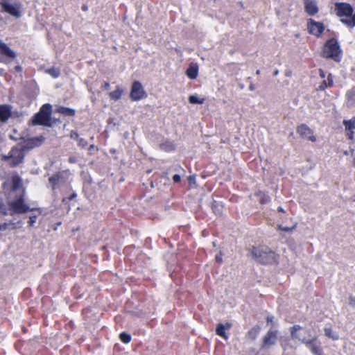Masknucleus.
<instances>
[{
  "instance_id": "obj_1",
  "label": "nucleus",
  "mask_w": 355,
  "mask_h": 355,
  "mask_svg": "<svg viewBox=\"0 0 355 355\" xmlns=\"http://www.w3.org/2000/svg\"><path fill=\"white\" fill-rule=\"evenodd\" d=\"M252 259L262 265L277 264L279 256L266 246H252L250 249Z\"/></svg>"
},
{
  "instance_id": "obj_2",
  "label": "nucleus",
  "mask_w": 355,
  "mask_h": 355,
  "mask_svg": "<svg viewBox=\"0 0 355 355\" xmlns=\"http://www.w3.org/2000/svg\"><path fill=\"white\" fill-rule=\"evenodd\" d=\"M335 11L342 24L350 28L355 26V12L351 4L337 2L335 3Z\"/></svg>"
},
{
  "instance_id": "obj_3",
  "label": "nucleus",
  "mask_w": 355,
  "mask_h": 355,
  "mask_svg": "<svg viewBox=\"0 0 355 355\" xmlns=\"http://www.w3.org/2000/svg\"><path fill=\"white\" fill-rule=\"evenodd\" d=\"M342 53L343 51L338 40L332 37L327 40L324 43L321 55L324 58L331 59L336 62H339L342 59Z\"/></svg>"
},
{
  "instance_id": "obj_4",
  "label": "nucleus",
  "mask_w": 355,
  "mask_h": 355,
  "mask_svg": "<svg viewBox=\"0 0 355 355\" xmlns=\"http://www.w3.org/2000/svg\"><path fill=\"white\" fill-rule=\"evenodd\" d=\"M52 105L49 103L44 104L39 112L33 115L31 119L33 125H42L46 127H52L53 122L51 119Z\"/></svg>"
},
{
  "instance_id": "obj_5",
  "label": "nucleus",
  "mask_w": 355,
  "mask_h": 355,
  "mask_svg": "<svg viewBox=\"0 0 355 355\" xmlns=\"http://www.w3.org/2000/svg\"><path fill=\"white\" fill-rule=\"evenodd\" d=\"M24 196L25 192L23 191L17 199L8 202L10 215L22 214L33 211H38L39 214H40L41 210L40 208H31L25 202Z\"/></svg>"
},
{
  "instance_id": "obj_6",
  "label": "nucleus",
  "mask_w": 355,
  "mask_h": 355,
  "mask_svg": "<svg viewBox=\"0 0 355 355\" xmlns=\"http://www.w3.org/2000/svg\"><path fill=\"white\" fill-rule=\"evenodd\" d=\"M69 173L68 171H62L55 173L49 178V184L55 192L67 183Z\"/></svg>"
},
{
  "instance_id": "obj_7",
  "label": "nucleus",
  "mask_w": 355,
  "mask_h": 355,
  "mask_svg": "<svg viewBox=\"0 0 355 355\" xmlns=\"http://www.w3.org/2000/svg\"><path fill=\"white\" fill-rule=\"evenodd\" d=\"M302 327L298 324H295L291 327V336L292 338L298 339L301 340L303 343H305L306 346L310 349L311 352L315 355H322L321 349L314 343L315 338H312L311 340H307L306 338L301 339L297 335V331L302 329Z\"/></svg>"
},
{
  "instance_id": "obj_8",
  "label": "nucleus",
  "mask_w": 355,
  "mask_h": 355,
  "mask_svg": "<svg viewBox=\"0 0 355 355\" xmlns=\"http://www.w3.org/2000/svg\"><path fill=\"white\" fill-rule=\"evenodd\" d=\"M24 156L25 154L22 150L13 147L8 155L3 157V159L5 161L10 160V166L11 167H16L24 162Z\"/></svg>"
},
{
  "instance_id": "obj_9",
  "label": "nucleus",
  "mask_w": 355,
  "mask_h": 355,
  "mask_svg": "<svg viewBox=\"0 0 355 355\" xmlns=\"http://www.w3.org/2000/svg\"><path fill=\"white\" fill-rule=\"evenodd\" d=\"M0 5L4 12L9 15L19 18L21 17V4L19 3H15L14 4L8 3L6 0L1 1Z\"/></svg>"
},
{
  "instance_id": "obj_10",
  "label": "nucleus",
  "mask_w": 355,
  "mask_h": 355,
  "mask_svg": "<svg viewBox=\"0 0 355 355\" xmlns=\"http://www.w3.org/2000/svg\"><path fill=\"white\" fill-rule=\"evenodd\" d=\"M307 29L310 34L320 37L324 30V26L323 23L310 18L307 20Z\"/></svg>"
},
{
  "instance_id": "obj_11",
  "label": "nucleus",
  "mask_w": 355,
  "mask_h": 355,
  "mask_svg": "<svg viewBox=\"0 0 355 355\" xmlns=\"http://www.w3.org/2000/svg\"><path fill=\"white\" fill-rule=\"evenodd\" d=\"M146 95V92L141 83L139 81H135L131 87L130 97L132 101H137L142 99Z\"/></svg>"
},
{
  "instance_id": "obj_12",
  "label": "nucleus",
  "mask_w": 355,
  "mask_h": 355,
  "mask_svg": "<svg viewBox=\"0 0 355 355\" xmlns=\"http://www.w3.org/2000/svg\"><path fill=\"white\" fill-rule=\"evenodd\" d=\"M277 330L270 329L263 338L262 348L269 347L276 343Z\"/></svg>"
},
{
  "instance_id": "obj_13",
  "label": "nucleus",
  "mask_w": 355,
  "mask_h": 355,
  "mask_svg": "<svg viewBox=\"0 0 355 355\" xmlns=\"http://www.w3.org/2000/svg\"><path fill=\"white\" fill-rule=\"evenodd\" d=\"M304 11L309 16H314L319 12L316 0H304Z\"/></svg>"
},
{
  "instance_id": "obj_14",
  "label": "nucleus",
  "mask_w": 355,
  "mask_h": 355,
  "mask_svg": "<svg viewBox=\"0 0 355 355\" xmlns=\"http://www.w3.org/2000/svg\"><path fill=\"white\" fill-rule=\"evenodd\" d=\"M297 132L311 141H315V137L311 135L313 134L312 130L306 124L299 125L297 128Z\"/></svg>"
},
{
  "instance_id": "obj_15",
  "label": "nucleus",
  "mask_w": 355,
  "mask_h": 355,
  "mask_svg": "<svg viewBox=\"0 0 355 355\" xmlns=\"http://www.w3.org/2000/svg\"><path fill=\"white\" fill-rule=\"evenodd\" d=\"M0 53L12 60L17 57L16 53L1 40H0Z\"/></svg>"
},
{
  "instance_id": "obj_16",
  "label": "nucleus",
  "mask_w": 355,
  "mask_h": 355,
  "mask_svg": "<svg viewBox=\"0 0 355 355\" xmlns=\"http://www.w3.org/2000/svg\"><path fill=\"white\" fill-rule=\"evenodd\" d=\"M231 327L232 324L230 322H226L225 324L219 323L216 326V333L225 340H227L228 336L226 334L225 331L230 329Z\"/></svg>"
},
{
  "instance_id": "obj_17",
  "label": "nucleus",
  "mask_w": 355,
  "mask_h": 355,
  "mask_svg": "<svg viewBox=\"0 0 355 355\" xmlns=\"http://www.w3.org/2000/svg\"><path fill=\"white\" fill-rule=\"evenodd\" d=\"M11 116V110L7 105H0V120L6 122Z\"/></svg>"
},
{
  "instance_id": "obj_18",
  "label": "nucleus",
  "mask_w": 355,
  "mask_h": 355,
  "mask_svg": "<svg viewBox=\"0 0 355 355\" xmlns=\"http://www.w3.org/2000/svg\"><path fill=\"white\" fill-rule=\"evenodd\" d=\"M159 148L165 152L170 153L175 150V145L173 141L166 139L159 144Z\"/></svg>"
},
{
  "instance_id": "obj_19",
  "label": "nucleus",
  "mask_w": 355,
  "mask_h": 355,
  "mask_svg": "<svg viewBox=\"0 0 355 355\" xmlns=\"http://www.w3.org/2000/svg\"><path fill=\"white\" fill-rule=\"evenodd\" d=\"M334 84V78L331 73H329L327 76V80H324L320 85L318 86L317 90L324 91L327 87H331Z\"/></svg>"
},
{
  "instance_id": "obj_20",
  "label": "nucleus",
  "mask_w": 355,
  "mask_h": 355,
  "mask_svg": "<svg viewBox=\"0 0 355 355\" xmlns=\"http://www.w3.org/2000/svg\"><path fill=\"white\" fill-rule=\"evenodd\" d=\"M260 327L258 325H255L247 332L245 338L251 341L254 340L257 338L260 332Z\"/></svg>"
},
{
  "instance_id": "obj_21",
  "label": "nucleus",
  "mask_w": 355,
  "mask_h": 355,
  "mask_svg": "<svg viewBox=\"0 0 355 355\" xmlns=\"http://www.w3.org/2000/svg\"><path fill=\"white\" fill-rule=\"evenodd\" d=\"M186 74L190 79H196L198 75V67L197 65H190L186 71Z\"/></svg>"
},
{
  "instance_id": "obj_22",
  "label": "nucleus",
  "mask_w": 355,
  "mask_h": 355,
  "mask_svg": "<svg viewBox=\"0 0 355 355\" xmlns=\"http://www.w3.org/2000/svg\"><path fill=\"white\" fill-rule=\"evenodd\" d=\"M255 195L258 197L261 204H267L270 201V196L263 191H259L257 192Z\"/></svg>"
},
{
  "instance_id": "obj_23",
  "label": "nucleus",
  "mask_w": 355,
  "mask_h": 355,
  "mask_svg": "<svg viewBox=\"0 0 355 355\" xmlns=\"http://www.w3.org/2000/svg\"><path fill=\"white\" fill-rule=\"evenodd\" d=\"M58 112L64 115V116H74L76 114L75 110L69 107H66L61 106L58 108Z\"/></svg>"
},
{
  "instance_id": "obj_24",
  "label": "nucleus",
  "mask_w": 355,
  "mask_h": 355,
  "mask_svg": "<svg viewBox=\"0 0 355 355\" xmlns=\"http://www.w3.org/2000/svg\"><path fill=\"white\" fill-rule=\"evenodd\" d=\"M21 187V179L18 175L12 178L11 191H15Z\"/></svg>"
},
{
  "instance_id": "obj_25",
  "label": "nucleus",
  "mask_w": 355,
  "mask_h": 355,
  "mask_svg": "<svg viewBox=\"0 0 355 355\" xmlns=\"http://www.w3.org/2000/svg\"><path fill=\"white\" fill-rule=\"evenodd\" d=\"M122 93L123 90L118 87L116 90L110 92L109 96L111 99L114 101H118L121 98Z\"/></svg>"
},
{
  "instance_id": "obj_26",
  "label": "nucleus",
  "mask_w": 355,
  "mask_h": 355,
  "mask_svg": "<svg viewBox=\"0 0 355 355\" xmlns=\"http://www.w3.org/2000/svg\"><path fill=\"white\" fill-rule=\"evenodd\" d=\"M343 124L346 130H353L355 129V116L349 120H344Z\"/></svg>"
},
{
  "instance_id": "obj_27",
  "label": "nucleus",
  "mask_w": 355,
  "mask_h": 355,
  "mask_svg": "<svg viewBox=\"0 0 355 355\" xmlns=\"http://www.w3.org/2000/svg\"><path fill=\"white\" fill-rule=\"evenodd\" d=\"M8 205H7L3 200L0 198V214L2 216H8L10 215V209Z\"/></svg>"
},
{
  "instance_id": "obj_28",
  "label": "nucleus",
  "mask_w": 355,
  "mask_h": 355,
  "mask_svg": "<svg viewBox=\"0 0 355 355\" xmlns=\"http://www.w3.org/2000/svg\"><path fill=\"white\" fill-rule=\"evenodd\" d=\"M46 73L49 74L53 78H57L60 75V70L57 67H53L49 69H47L46 70Z\"/></svg>"
},
{
  "instance_id": "obj_29",
  "label": "nucleus",
  "mask_w": 355,
  "mask_h": 355,
  "mask_svg": "<svg viewBox=\"0 0 355 355\" xmlns=\"http://www.w3.org/2000/svg\"><path fill=\"white\" fill-rule=\"evenodd\" d=\"M205 98H200L197 95H191L189 97V102L191 104H202Z\"/></svg>"
},
{
  "instance_id": "obj_30",
  "label": "nucleus",
  "mask_w": 355,
  "mask_h": 355,
  "mask_svg": "<svg viewBox=\"0 0 355 355\" xmlns=\"http://www.w3.org/2000/svg\"><path fill=\"white\" fill-rule=\"evenodd\" d=\"M119 338L122 343L127 344L130 342L131 336L125 332H122L119 335Z\"/></svg>"
},
{
  "instance_id": "obj_31",
  "label": "nucleus",
  "mask_w": 355,
  "mask_h": 355,
  "mask_svg": "<svg viewBox=\"0 0 355 355\" xmlns=\"http://www.w3.org/2000/svg\"><path fill=\"white\" fill-rule=\"evenodd\" d=\"M10 225L11 226L12 230L19 229L21 227L22 222L21 220H18L15 222L13 220H10Z\"/></svg>"
},
{
  "instance_id": "obj_32",
  "label": "nucleus",
  "mask_w": 355,
  "mask_h": 355,
  "mask_svg": "<svg viewBox=\"0 0 355 355\" xmlns=\"http://www.w3.org/2000/svg\"><path fill=\"white\" fill-rule=\"evenodd\" d=\"M277 227H278V230H279L281 231L286 232H292L295 229V225H294L291 227H289L287 226H284L282 225H279L277 226Z\"/></svg>"
},
{
  "instance_id": "obj_33",
  "label": "nucleus",
  "mask_w": 355,
  "mask_h": 355,
  "mask_svg": "<svg viewBox=\"0 0 355 355\" xmlns=\"http://www.w3.org/2000/svg\"><path fill=\"white\" fill-rule=\"evenodd\" d=\"M37 218V215H35V214L30 215L29 220H28V226L33 227L34 224L36 223Z\"/></svg>"
},
{
  "instance_id": "obj_34",
  "label": "nucleus",
  "mask_w": 355,
  "mask_h": 355,
  "mask_svg": "<svg viewBox=\"0 0 355 355\" xmlns=\"http://www.w3.org/2000/svg\"><path fill=\"white\" fill-rule=\"evenodd\" d=\"M324 331H325V335L329 338H332L334 340H337L338 338V337L337 336H331V329H329V328H326L324 329Z\"/></svg>"
},
{
  "instance_id": "obj_35",
  "label": "nucleus",
  "mask_w": 355,
  "mask_h": 355,
  "mask_svg": "<svg viewBox=\"0 0 355 355\" xmlns=\"http://www.w3.org/2000/svg\"><path fill=\"white\" fill-rule=\"evenodd\" d=\"M78 146L81 148H85L87 146V141L86 139L83 138H79L78 139Z\"/></svg>"
},
{
  "instance_id": "obj_36",
  "label": "nucleus",
  "mask_w": 355,
  "mask_h": 355,
  "mask_svg": "<svg viewBox=\"0 0 355 355\" xmlns=\"http://www.w3.org/2000/svg\"><path fill=\"white\" fill-rule=\"evenodd\" d=\"M10 226V223H0V231H6L9 228Z\"/></svg>"
},
{
  "instance_id": "obj_37",
  "label": "nucleus",
  "mask_w": 355,
  "mask_h": 355,
  "mask_svg": "<svg viewBox=\"0 0 355 355\" xmlns=\"http://www.w3.org/2000/svg\"><path fill=\"white\" fill-rule=\"evenodd\" d=\"M70 137H71V139H76V140H78V139L80 138L78 132L74 130H72L70 132Z\"/></svg>"
},
{
  "instance_id": "obj_38",
  "label": "nucleus",
  "mask_w": 355,
  "mask_h": 355,
  "mask_svg": "<svg viewBox=\"0 0 355 355\" xmlns=\"http://www.w3.org/2000/svg\"><path fill=\"white\" fill-rule=\"evenodd\" d=\"M349 304L352 307L355 306V297L352 295H350L349 297Z\"/></svg>"
},
{
  "instance_id": "obj_39",
  "label": "nucleus",
  "mask_w": 355,
  "mask_h": 355,
  "mask_svg": "<svg viewBox=\"0 0 355 355\" xmlns=\"http://www.w3.org/2000/svg\"><path fill=\"white\" fill-rule=\"evenodd\" d=\"M173 180L175 183H178L180 182L181 180V177L180 175L178 174H175L173 176Z\"/></svg>"
},
{
  "instance_id": "obj_40",
  "label": "nucleus",
  "mask_w": 355,
  "mask_h": 355,
  "mask_svg": "<svg viewBox=\"0 0 355 355\" xmlns=\"http://www.w3.org/2000/svg\"><path fill=\"white\" fill-rule=\"evenodd\" d=\"M222 257H223V254H222V253H221V252H219L218 254H217L216 255L215 259H216V261L217 262H218V263H221V262H222V261H223V258H222Z\"/></svg>"
},
{
  "instance_id": "obj_41",
  "label": "nucleus",
  "mask_w": 355,
  "mask_h": 355,
  "mask_svg": "<svg viewBox=\"0 0 355 355\" xmlns=\"http://www.w3.org/2000/svg\"><path fill=\"white\" fill-rule=\"evenodd\" d=\"M101 87L104 89L105 90H107L110 89V83L108 82H104L102 85Z\"/></svg>"
},
{
  "instance_id": "obj_42",
  "label": "nucleus",
  "mask_w": 355,
  "mask_h": 355,
  "mask_svg": "<svg viewBox=\"0 0 355 355\" xmlns=\"http://www.w3.org/2000/svg\"><path fill=\"white\" fill-rule=\"evenodd\" d=\"M14 69L17 72H21L22 71V67L20 64L16 65Z\"/></svg>"
},
{
  "instance_id": "obj_43",
  "label": "nucleus",
  "mask_w": 355,
  "mask_h": 355,
  "mask_svg": "<svg viewBox=\"0 0 355 355\" xmlns=\"http://www.w3.org/2000/svg\"><path fill=\"white\" fill-rule=\"evenodd\" d=\"M319 75L322 78H324L326 76L324 71L322 69H319Z\"/></svg>"
},
{
  "instance_id": "obj_44",
  "label": "nucleus",
  "mask_w": 355,
  "mask_h": 355,
  "mask_svg": "<svg viewBox=\"0 0 355 355\" xmlns=\"http://www.w3.org/2000/svg\"><path fill=\"white\" fill-rule=\"evenodd\" d=\"M188 180L190 183H192V182H195L196 181V178L194 175H190L189 176L188 178Z\"/></svg>"
},
{
  "instance_id": "obj_45",
  "label": "nucleus",
  "mask_w": 355,
  "mask_h": 355,
  "mask_svg": "<svg viewBox=\"0 0 355 355\" xmlns=\"http://www.w3.org/2000/svg\"><path fill=\"white\" fill-rule=\"evenodd\" d=\"M77 196V194L73 192L71 195H70V196L68 198L69 200H72L73 199H74L75 198H76Z\"/></svg>"
},
{
  "instance_id": "obj_46",
  "label": "nucleus",
  "mask_w": 355,
  "mask_h": 355,
  "mask_svg": "<svg viewBox=\"0 0 355 355\" xmlns=\"http://www.w3.org/2000/svg\"><path fill=\"white\" fill-rule=\"evenodd\" d=\"M349 132L347 133L348 137H349V139H352L353 137H354V132L352 130H349Z\"/></svg>"
},
{
  "instance_id": "obj_47",
  "label": "nucleus",
  "mask_w": 355,
  "mask_h": 355,
  "mask_svg": "<svg viewBox=\"0 0 355 355\" xmlns=\"http://www.w3.org/2000/svg\"><path fill=\"white\" fill-rule=\"evenodd\" d=\"M69 162L70 163H75V162H76V157H70L69 158Z\"/></svg>"
},
{
  "instance_id": "obj_48",
  "label": "nucleus",
  "mask_w": 355,
  "mask_h": 355,
  "mask_svg": "<svg viewBox=\"0 0 355 355\" xmlns=\"http://www.w3.org/2000/svg\"><path fill=\"white\" fill-rule=\"evenodd\" d=\"M36 139L40 141H43L44 140V137L43 136H40V137L36 138Z\"/></svg>"
},
{
  "instance_id": "obj_49",
  "label": "nucleus",
  "mask_w": 355,
  "mask_h": 355,
  "mask_svg": "<svg viewBox=\"0 0 355 355\" xmlns=\"http://www.w3.org/2000/svg\"><path fill=\"white\" fill-rule=\"evenodd\" d=\"M277 211L279 212H284V209L281 206L277 207Z\"/></svg>"
},
{
  "instance_id": "obj_50",
  "label": "nucleus",
  "mask_w": 355,
  "mask_h": 355,
  "mask_svg": "<svg viewBox=\"0 0 355 355\" xmlns=\"http://www.w3.org/2000/svg\"><path fill=\"white\" fill-rule=\"evenodd\" d=\"M82 10L83 11H87V5H83L82 6Z\"/></svg>"
},
{
  "instance_id": "obj_51",
  "label": "nucleus",
  "mask_w": 355,
  "mask_h": 355,
  "mask_svg": "<svg viewBox=\"0 0 355 355\" xmlns=\"http://www.w3.org/2000/svg\"><path fill=\"white\" fill-rule=\"evenodd\" d=\"M249 89L250 91H253L254 89V86L253 84H250V86H249Z\"/></svg>"
},
{
  "instance_id": "obj_52",
  "label": "nucleus",
  "mask_w": 355,
  "mask_h": 355,
  "mask_svg": "<svg viewBox=\"0 0 355 355\" xmlns=\"http://www.w3.org/2000/svg\"><path fill=\"white\" fill-rule=\"evenodd\" d=\"M95 148V146L94 144H92L89 147V150H92Z\"/></svg>"
},
{
  "instance_id": "obj_53",
  "label": "nucleus",
  "mask_w": 355,
  "mask_h": 355,
  "mask_svg": "<svg viewBox=\"0 0 355 355\" xmlns=\"http://www.w3.org/2000/svg\"><path fill=\"white\" fill-rule=\"evenodd\" d=\"M272 317H268L267 318V322H272Z\"/></svg>"
},
{
  "instance_id": "obj_54",
  "label": "nucleus",
  "mask_w": 355,
  "mask_h": 355,
  "mask_svg": "<svg viewBox=\"0 0 355 355\" xmlns=\"http://www.w3.org/2000/svg\"><path fill=\"white\" fill-rule=\"evenodd\" d=\"M277 74H278V71H275V72H274V75H275V76H276V75H277Z\"/></svg>"
},
{
  "instance_id": "obj_55",
  "label": "nucleus",
  "mask_w": 355,
  "mask_h": 355,
  "mask_svg": "<svg viewBox=\"0 0 355 355\" xmlns=\"http://www.w3.org/2000/svg\"><path fill=\"white\" fill-rule=\"evenodd\" d=\"M349 95H350V92H348V93H347V96H348V98H349V99L350 98V96H349Z\"/></svg>"
},
{
  "instance_id": "obj_56",
  "label": "nucleus",
  "mask_w": 355,
  "mask_h": 355,
  "mask_svg": "<svg viewBox=\"0 0 355 355\" xmlns=\"http://www.w3.org/2000/svg\"><path fill=\"white\" fill-rule=\"evenodd\" d=\"M257 74H259L260 73V71L259 70H257V72H256Z\"/></svg>"
}]
</instances>
